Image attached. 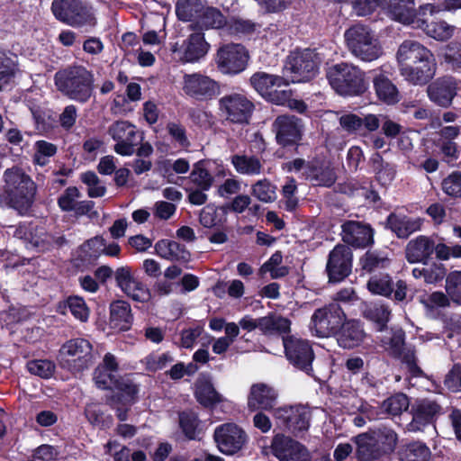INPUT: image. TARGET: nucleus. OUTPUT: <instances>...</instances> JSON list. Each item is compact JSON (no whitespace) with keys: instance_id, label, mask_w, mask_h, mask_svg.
Wrapping results in <instances>:
<instances>
[{"instance_id":"obj_38","label":"nucleus","mask_w":461,"mask_h":461,"mask_svg":"<svg viewBox=\"0 0 461 461\" xmlns=\"http://www.w3.org/2000/svg\"><path fill=\"white\" fill-rule=\"evenodd\" d=\"M375 181L382 186H387L395 178L396 166L393 163L384 161L382 154L375 151L369 158L368 162Z\"/></svg>"},{"instance_id":"obj_52","label":"nucleus","mask_w":461,"mask_h":461,"mask_svg":"<svg viewBox=\"0 0 461 461\" xmlns=\"http://www.w3.org/2000/svg\"><path fill=\"white\" fill-rule=\"evenodd\" d=\"M424 32L431 38L444 41L450 39L454 33L455 27L447 24L445 21H429L421 19Z\"/></svg>"},{"instance_id":"obj_21","label":"nucleus","mask_w":461,"mask_h":461,"mask_svg":"<svg viewBox=\"0 0 461 461\" xmlns=\"http://www.w3.org/2000/svg\"><path fill=\"white\" fill-rule=\"evenodd\" d=\"M115 285L128 297L135 302L147 303L151 299L149 289L142 282L137 280L129 266H122L114 270Z\"/></svg>"},{"instance_id":"obj_61","label":"nucleus","mask_w":461,"mask_h":461,"mask_svg":"<svg viewBox=\"0 0 461 461\" xmlns=\"http://www.w3.org/2000/svg\"><path fill=\"white\" fill-rule=\"evenodd\" d=\"M227 31L230 35L245 36L253 33L256 31V24L250 20L241 18H231L227 20Z\"/></svg>"},{"instance_id":"obj_41","label":"nucleus","mask_w":461,"mask_h":461,"mask_svg":"<svg viewBox=\"0 0 461 461\" xmlns=\"http://www.w3.org/2000/svg\"><path fill=\"white\" fill-rule=\"evenodd\" d=\"M228 206H216L213 203L205 205L200 212L199 222L204 228H220L226 222Z\"/></svg>"},{"instance_id":"obj_46","label":"nucleus","mask_w":461,"mask_h":461,"mask_svg":"<svg viewBox=\"0 0 461 461\" xmlns=\"http://www.w3.org/2000/svg\"><path fill=\"white\" fill-rule=\"evenodd\" d=\"M363 317L373 322L377 331L382 332L387 330L391 310L385 304H371L363 312Z\"/></svg>"},{"instance_id":"obj_14","label":"nucleus","mask_w":461,"mask_h":461,"mask_svg":"<svg viewBox=\"0 0 461 461\" xmlns=\"http://www.w3.org/2000/svg\"><path fill=\"white\" fill-rule=\"evenodd\" d=\"M321 60L318 54L310 49L295 50L287 57V65L293 74L292 81L307 82L316 77Z\"/></svg>"},{"instance_id":"obj_45","label":"nucleus","mask_w":461,"mask_h":461,"mask_svg":"<svg viewBox=\"0 0 461 461\" xmlns=\"http://www.w3.org/2000/svg\"><path fill=\"white\" fill-rule=\"evenodd\" d=\"M205 6V0H177L176 4V14L182 22H194L197 19Z\"/></svg>"},{"instance_id":"obj_9","label":"nucleus","mask_w":461,"mask_h":461,"mask_svg":"<svg viewBox=\"0 0 461 461\" xmlns=\"http://www.w3.org/2000/svg\"><path fill=\"white\" fill-rule=\"evenodd\" d=\"M272 131L275 132L276 141L280 147L294 149L297 152L304 131L302 119L294 115H278L272 123Z\"/></svg>"},{"instance_id":"obj_34","label":"nucleus","mask_w":461,"mask_h":461,"mask_svg":"<svg viewBox=\"0 0 461 461\" xmlns=\"http://www.w3.org/2000/svg\"><path fill=\"white\" fill-rule=\"evenodd\" d=\"M380 7L386 9L394 21L404 24L414 23L417 16L414 0H380Z\"/></svg>"},{"instance_id":"obj_8","label":"nucleus","mask_w":461,"mask_h":461,"mask_svg":"<svg viewBox=\"0 0 461 461\" xmlns=\"http://www.w3.org/2000/svg\"><path fill=\"white\" fill-rule=\"evenodd\" d=\"M276 426L295 437L308 430L311 412L303 405H285L274 410Z\"/></svg>"},{"instance_id":"obj_33","label":"nucleus","mask_w":461,"mask_h":461,"mask_svg":"<svg viewBox=\"0 0 461 461\" xmlns=\"http://www.w3.org/2000/svg\"><path fill=\"white\" fill-rule=\"evenodd\" d=\"M423 220L420 217L411 218L391 212L385 220V228L393 232L399 239H407L411 234L421 229Z\"/></svg>"},{"instance_id":"obj_54","label":"nucleus","mask_w":461,"mask_h":461,"mask_svg":"<svg viewBox=\"0 0 461 461\" xmlns=\"http://www.w3.org/2000/svg\"><path fill=\"white\" fill-rule=\"evenodd\" d=\"M179 428L188 440L197 439L200 420L194 411H182L179 413Z\"/></svg>"},{"instance_id":"obj_24","label":"nucleus","mask_w":461,"mask_h":461,"mask_svg":"<svg viewBox=\"0 0 461 461\" xmlns=\"http://www.w3.org/2000/svg\"><path fill=\"white\" fill-rule=\"evenodd\" d=\"M458 90V82L456 77L443 76L429 84L427 92L432 103L438 106L448 108L452 105Z\"/></svg>"},{"instance_id":"obj_19","label":"nucleus","mask_w":461,"mask_h":461,"mask_svg":"<svg viewBox=\"0 0 461 461\" xmlns=\"http://www.w3.org/2000/svg\"><path fill=\"white\" fill-rule=\"evenodd\" d=\"M219 450L224 455H234L240 451L248 440L246 432L235 423L218 426L213 433Z\"/></svg>"},{"instance_id":"obj_26","label":"nucleus","mask_w":461,"mask_h":461,"mask_svg":"<svg viewBox=\"0 0 461 461\" xmlns=\"http://www.w3.org/2000/svg\"><path fill=\"white\" fill-rule=\"evenodd\" d=\"M405 334L401 330L393 334L389 340V347L395 356H402V362L405 365L410 375L414 378L424 377L425 373L418 365L416 351L414 348L404 350Z\"/></svg>"},{"instance_id":"obj_50","label":"nucleus","mask_w":461,"mask_h":461,"mask_svg":"<svg viewBox=\"0 0 461 461\" xmlns=\"http://www.w3.org/2000/svg\"><path fill=\"white\" fill-rule=\"evenodd\" d=\"M231 163L235 170L242 175H259L262 170V164L256 156L236 154L231 156Z\"/></svg>"},{"instance_id":"obj_22","label":"nucleus","mask_w":461,"mask_h":461,"mask_svg":"<svg viewBox=\"0 0 461 461\" xmlns=\"http://www.w3.org/2000/svg\"><path fill=\"white\" fill-rule=\"evenodd\" d=\"M342 240L355 249L370 248L375 244V230L371 224L348 220L341 225Z\"/></svg>"},{"instance_id":"obj_44","label":"nucleus","mask_w":461,"mask_h":461,"mask_svg":"<svg viewBox=\"0 0 461 461\" xmlns=\"http://www.w3.org/2000/svg\"><path fill=\"white\" fill-rule=\"evenodd\" d=\"M227 24V18L216 7L204 6L194 28L200 30L221 29Z\"/></svg>"},{"instance_id":"obj_56","label":"nucleus","mask_w":461,"mask_h":461,"mask_svg":"<svg viewBox=\"0 0 461 461\" xmlns=\"http://www.w3.org/2000/svg\"><path fill=\"white\" fill-rule=\"evenodd\" d=\"M27 370L32 375L43 379L50 378L56 370V365L49 359H32L27 362Z\"/></svg>"},{"instance_id":"obj_23","label":"nucleus","mask_w":461,"mask_h":461,"mask_svg":"<svg viewBox=\"0 0 461 461\" xmlns=\"http://www.w3.org/2000/svg\"><path fill=\"white\" fill-rule=\"evenodd\" d=\"M14 236L23 240L27 248L34 249L38 252L50 251L54 244V236L32 221L21 222L14 230Z\"/></svg>"},{"instance_id":"obj_16","label":"nucleus","mask_w":461,"mask_h":461,"mask_svg":"<svg viewBox=\"0 0 461 461\" xmlns=\"http://www.w3.org/2000/svg\"><path fill=\"white\" fill-rule=\"evenodd\" d=\"M353 252L346 244H337L329 253L325 272L329 283L344 281L352 271Z\"/></svg>"},{"instance_id":"obj_35","label":"nucleus","mask_w":461,"mask_h":461,"mask_svg":"<svg viewBox=\"0 0 461 461\" xmlns=\"http://www.w3.org/2000/svg\"><path fill=\"white\" fill-rule=\"evenodd\" d=\"M109 323L111 328L120 331H128L133 323V314L131 304L123 300H115L111 303Z\"/></svg>"},{"instance_id":"obj_59","label":"nucleus","mask_w":461,"mask_h":461,"mask_svg":"<svg viewBox=\"0 0 461 461\" xmlns=\"http://www.w3.org/2000/svg\"><path fill=\"white\" fill-rule=\"evenodd\" d=\"M64 304L77 320L83 322L88 320L89 308L82 297L70 295L65 300Z\"/></svg>"},{"instance_id":"obj_1","label":"nucleus","mask_w":461,"mask_h":461,"mask_svg":"<svg viewBox=\"0 0 461 461\" xmlns=\"http://www.w3.org/2000/svg\"><path fill=\"white\" fill-rule=\"evenodd\" d=\"M396 58L401 75L412 85L425 86L436 74L434 54L419 41H403L398 48Z\"/></svg>"},{"instance_id":"obj_6","label":"nucleus","mask_w":461,"mask_h":461,"mask_svg":"<svg viewBox=\"0 0 461 461\" xmlns=\"http://www.w3.org/2000/svg\"><path fill=\"white\" fill-rule=\"evenodd\" d=\"M283 168L287 172L298 174V176L312 186L331 187L337 180L335 169L330 164L318 158L306 161L296 158L285 163Z\"/></svg>"},{"instance_id":"obj_49","label":"nucleus","mask_w":461,"mask_h":461,"mask_svg":"<svg viewBox=\"0 0 461 461\" xmlns=\"http://www.w3.org/2000/svg\"><path fill=\"white\" fill-rule=\"evenodd\" d=\"M441 51L443 61L447 68L461 74V38L448 41Z\"/></svg>"},{"instance_id":"obj_40","label":"nucleus","mask_w":461,"mask_h":461,"mask_svg":"<svg viewBox=\"0 0 461 461\" xmlns=\"http://www.w3.org/2000/svg\"><path fill=\"white\" fill-rule=\"evenodd\" d=\"M400 461H429L431 451L429 447L421 441H411L402 444L398 449Z\"/></svg>"},{"instance_id":"obj_51","label":"nucleus","mask_w":461,"mask_h":461,"mask_svg":"<svg viewBox=\"0 0 461 461\" xmlns=\"http://www.w3.org/2000/svg\"><path fill=\"white\" fill-rule=\"evenodd\" d=\"M209 160L201 159L194 164L190 174L191 181L202 190H209L214 181L208 169Z\"/></svg>"},{"instance_id":"obj_64","label":"nucleus","mask_w":461,"mask_h":461,"mask_svg":"<svg viewBox=\"0 0 461 461\" xmlns=\"http://www.w3.org/2000/svg\"><path fill=\"white\" fill-rule=\"evenodd\" d=\"M435 145L443 155L442 159L444 162L450 164L458 159L460 151L458 150L457 144L455 141L438 140Z\"/></svg>"},{"instance_id":"obj_20","label":"nucleus","mask_w":461,"mask_h":461,"mask_svg":"<svg viewBox=\"0 0 461 461\" xmlns=\"http://www.w3.org/2000/svg\"><path fill=\"white\" fill-rule=\"evenodd\" d=\"M366 288L372 294L391 298L395 302H403L408 292L404 280L399 279L394 284L389 274L373 275L367 281Z\"/></svg>"},{"instance_id":"obj_29","label":"nucleus","mask_w":461,"mask_h":461,"mask_svg":"<svg viewBox=\"0 0 461 461\" xmlns=\"http://www.w3.org/2000/svg\"><path fill=\"white\" fill-rule=\"evenodd\" d=\"M372 83L375 95L380 102L393 105L400 101V92L393 82L389 72L383 69L374 70Z\"/></svg>"},{"instance_id":"obj_12","label":"nucleus","mask_w":461,"mask_h":461,"mask_svg":"<svg viewBox=\"0 0 461 461\" xmlns=\"http://www.w3.org/2000/svg\"><path fill=\"white\" fill-rule=\"evenodd\" d=\"M60 354L68 357L67 367L74 373L88 369L94 360L93 346L83 338L68 340L61 346Z\"/></svg>"},{"instance_id":"obj_27","label":"nucleus","mask_w":461,"mask_h":461,"mask_svg":"<svg viewBox=\"0 0 461 461\" xmlns=\"http://www.w3.org/2000/svg\"><path fill=\"white\" fill-rule=\"evenodd\" d=\"M277 393L271 386L264 384H253L248 395V409L250 411H267L274 412L276 409Z\"/></svg>"},{"instance_id":"obj_17","label":"nucleus","mask_w":461,"mask_h":461,"mask_svg":"<svg viewBox=\"0 0 461 461\" xmlns=\"http://www.w3.org/2000/svg\"><path fill=\"white\" fill-rule=\"evenodd\" d=\"M239 325L249 332L258 329L265 336L284 335L290 332L291 321L285 317L268 313L267 316L253 319L250 315L242 317Z\"/></svg>"},{"instance_id":"obj_57","label":"nucleus","mask_w":461,"mask_h":461,"mask_svg":"<svg viewBox=\"0 0 461 461\" xmlns=\"http://www.w3.org/2000/svg\"><path fill=\"white\" fill-rule=\"evenodd\" d=\"M276 185L264 178L252 185L251 194L263 203H271L276 199Z\"/></svg>"},{"instance_id":"obj_31","label":"nucleus","mask_w":461,"mask_h":461,"mask_svg":"<svg viewBox=\"0 0 461 461\" xmlns=\"http://www.w3.org/2000/svg\"><path fill=\"white\" fill-rule=\"evenodd\" d=\"M333 336L340 348L352 349L362 344L366 333L360 321L346 320Z\"/></svg>"},{"instance_id":"obj_5","label":"nucleus","mask_w":461,"mask_h":461,"mask_svg":"<svg viewBox=\"0 0 461 461\" xmlns=\"http://www.w3.org/2000/svg\"><path fill=\"white\" fill-rule=\"evenodd\" d=\"M50 10L59 22L86 32L97 25L93 7L84 0H53Z\"/></svg>"},{"instance_id":"obj_48","label":"nucleus","mask_w":461,"mask_h":461,"mask_svg":"<svg viewBox=\"0 0 461 461\" xmlns=\"http://www.w3.org/2000/svg\"><path fill=\"white\" fill-rule=\"evenodd\" d=\"M355 442L357 445L355 456L358 461H378L384 458L379 448L365 433L357 435Z\"/></svg>"},{"instance_id":"obj_15","label":"nucleus","mask_w":461,"mask_h":461,"mask_svg":"<svg viewBox=\"0 0 461 461\" xmlns=\"http://www.w3.org/2000/svg\"><path fill=\"white\" fill-rule=\"evenodd\" d=\"M283 344L289 363L308 375H312L315 354L310 342L294 336H288L283 339Z\"/></svg>"},{"instance_id":"obj_4","label":"nucleus","mask_w":461,"mask_h":461,"mask_svg":"<svg viewBox=\"0 0 461 461\" xmlns=\"http://www.w3.org/2000/svg\"><path fill=\"white\" fill-rule=\"evenodd\" d=\"M4 177L5 192L12 206L20 214L27 213L34 203L37 191L36 184L29 175L19 167L6 169Z\"/></svg>"},{"instance_id":"obj_30","label":"nucleus","mask_w":461,"mask_h":461,"mask_svg":"<svg viewBox=\"0 0 461 461\" xmlns=\"http://www.w3.org/2000/svg\"><path fill=\"white\" fill-rule=\"evenodd\" d=\"M434 249V240L431 237L419 235L407 243L405 258L410 264L428 265L432 258Z\"/></svg>"},{"instance_id":"obj_7","label":"nucleus","mask_w":461,"mask_h":461,"mask_svg":"<svg viewBox=\"0 0 461 461\" xmlns=\"http://www.w3.org/2000/svg\"><path fill=\"white\" fill-rule=\"evenodd\" d=\"M345 40L351 53L363 61H373L382 54V48L369 27L356 24L345 32Z\"/></svg>"},{"instance_id":"obj_58","label":"nucleus","mask_w":461,"mask_h":461,"mask_svg":"<svg viewBox=\"0 0 461 461\" xmlns=\"http://www.w3.org/2000/svg\"><path fill=\"white\" fill-rule=\"evenodd\" d=\"M446 292L451 301L461 305V271H451L446 277Z\"/></svg>"},{"instance_id":"obj_2","label":"nucleus","mask_w":461,"mask_h":461,"mask_svg":"<svg viewBox=\"0 0 461 461\" xmlns=\"http://www.w3.org/2000/svg\"><path fill=\"white\" fill-rule=\"evenodd\" d=\"M58 90L68 98L86 104L94 91V74L82 65L68 66L54 76Z\"/></svg>"},{"instance_id":"obj_60","label":"nucleus","mask_w":461,"mask_h":461,"mask_svg":"<svg viewBox=\"0 0 461 461\" xmlns=\"http://www.w3.org/2000/svg\"><path fill=\"white\" fill-rule=\"evenodd\" d=\"M441 189L451 198H461V171H453L443 178Z\"/></svg>"},{"instance_id":"obj_63","label":"nucleus","mask_w":461,"mask_h":461,"mask_svg":"<svg viewBox=\"0 0 461 461\" xmlns=\"http://www.w3.org/2000/svg\"><path fill=\"white\" fill-rule=\"evenodd\" d=\"M85 413L88 421L95 426L105 427L113 421V417L111 415H105L96 404L87 406Z\"/></svg>"},{"instance_id":"obj_10","label":"nucleus","mask_w":461,"mask_h":461,"mask_svg":"<svg viewBox=\"0 0 461 461\" xmlns=\"http://www.w3.org/2000/svg\"><path fill=\"white\" fill-rule=\"evenodd\" d=\"M347 316L338 302H334L316 309L312 316V329H314L316 335L326 338L334 335Z\"/></svg>"},{"instance_id":"obj_11","label":"nucleus","mask_w":461,"mask_h":461,"mask_svg":"<svg viewBox=\"0 0 461 461\" xmlns=\"http://www.w3.org/2000/svg\"><path fill=\"white\" fill-rule=\"evenodd\" d=\"M249 59V50L240 43L221 45L216 53L215 61L219 70L226 75H238L243 72Z\"/></svg>"},{"instance_id":"obj_25","label":"nucleus","mask_w":461,"mask_h":461,"mask_svg":"<svg viewBox=\"0 0 461 461\" xmlns=\"http://www.w3.org/2000/svg\"><path fill=\"white\" fill-rule=\"evenodd\" d=\"M183 90L188 96L197 101H208L219 92V85L207 76L185 75Z\"/></svg>"},{"instance_id":"obj_36","label":"nucleus","mask_w":461,"mask_h":461,"mask_svg":"<svg viewBox=\"0 0 461 461\" xmlns=\"http://www.w3.org/2000/svg\"><path fill=\"white\" fill-rule=\"evenodd\" d=\"M392 259L381 249H368L360 258L358 266L362 274H373L390 267Z\"/></svg>"},{"instance_id":"obj_43","label":"nucleus","mask_w":461,"mask_h":461,"mask_svg":"<svg viewBox=\"0 0 461 461\" xmlns=\"http://www.w3.org/2000/svg\"><path fill=\"white\" fill-rule=\"evenodd\" d=\"M105 240L101 236H95L85 241L77 251L78 259L84 265L94 264L104 249Z\"/></svg>"},{"instance_id":"obj_13","label":"nucleus","mask_w":461,"mask_h":461,"mask_svg":"<svg viewBox=\"0 0 461 461\" xmlns=\"http://www.w3.org/2000/svg\"><path fill=\"white\" fill-rule=\"evenodd\" d=\"M254 109V104L241 94L225 95L219 100V110L230 123H249Z\"/></svg>"},{"instance_id":"obj_42","label":"nucleus","mask_w":461,"mask_h":461,"mask_svg":"<svg viewBox=\"0 0 461 461\" xmlns=\"http://www.w3.org/2000/svg\"><path fill=\"white\" fill-rule=\"evenodd\" d=\"M250 84L258 93L265 96L272 95L274 86H281L286 83L283 77L266 72H256L250 77Z\"/></svg>"},{"instance_id":"obj_47","label":"nucleus","mask_w":461,"mask_h":461,"mask_svg":"<svg viewBox=\"0 0 461 461\" xmlns=\"http://www.w3.org/2000/svg\"><path fill=\"white\" fill-rule=\"evenodd\" d=\"M208 48L209 44L205 41L203 32L192 33L188 38L184 58L187 62L198 61L207 53Z\"/></svg>"},{"instance_id":"obj_39","label":"nucleus","mask_w":461,"mask_h":461,"mask_svg":"<svg viewBox=\"0 0 461 461\" xmlns=\"http://www.w3.org/2000/svg\"><path fill=\"white\" fill-rule=\"evenodd\" d=\"M194 397L204 408L212 409L223 402V397L214 388L213 384L208 380H199L195 384Z\"/></svg>"},{"instance_id":"obj_62","label":"nucleus","mask_w":461,"mask_h":461,"mask_svg":"<svg viewBox=\"0 0 461 461\" xmlns=\"http://www.w3.org/2000/svg\"><path fill=\"white\" fill-rule=\"evenodd\" d=\"M79 197H81V193L78 188L69 186L58 198V205L62 212H70L75 209L77 199Z\"/></svg>"},{"instance_id":"obj_53","label":"nucleus","mask_w":461,"mask_h":461,"mask_svg":"<svg viewBox=\"0 0 461 461\" xmlns=\"http://www.w3.org/2000/svg\"><path fill=\"white\" fill-rule=\"evenodd\" d=\"M108 134L113 140H124L128 139H136L140 137V141L143 137L136 130V126L128 121L118 120L113 122L108 128Z\"/></svg>"},{"instance_id":"obj_3","label":"nucleus","mask_w":461,"mask_h":461,"mask_svg":"<svg viewBox=\"0 0 461 461\" xmlns=\"http://www.w3.org/2000/svg\"><path fill=\"white\" fill-rule=\"evenodd\" d=\"M326 77L331 88L341 96H358L368 88L365 72L347 62L328 67Z\"/></svg>"},{"instance_id":"obj_18","label":"nucleus","mask_w":461,"mask_h":461,"mask_svg":"<svg viewBox=\"0 0 461 461\" xmlns=\"http://www.w3.org/2000/svg\"><path fill=\"white\" fill-rule=\"evenodd\" d=\"M270 447L279 461H312V455L303 444L282 433L273 437Z\"/></svg>"},{"instance_id":"obj_28","label":"nucleus","mask_w":461,"mask_h":461,"mask_svg":"<svg viewBox=\"0 0 461 461\" xmlns=\"http://www.w3.org/2000/svg\"><path fill=\"white\" fill-rule=\"evenodd\" d=\"M441 406L429 399L416 401L411 405V413L412 420L411 426L413 429L420 430L423 427L433 424L441 413Z\"/></svg>"},{"instance_id":"obj_55","label":"nucleus","mask_w":461,"mask_h":461,"mask_svg":"<svg viewBox=\"0 0 461 461\" xmlns=\"http://www.w3.org/2000/svg\"><path fill=\"white\" fill-rule=\"evenodd\" d=\"M410 405L408 396L403 393H397L387 399L382 403V409L385 413L392 416H398L406 411Z\"/></svg>"},{"instance_id":"obj_32","label":"nucleus","mask_w":461,"mask_h":461,"mask_svg":"<svg viewBox=\"0 0 461 461\" xmlns=\"http://www.w3.org/2000/svg\"><path fill=\"white\" fill-rule=\"evenodd\" d=\"M365 434L374 442L383 457L394 452L398 443V435L392 429L384 425L369 429Z\"/></svg>"},{"instance_id":"obj_37","label":"nucleus","mask_w":461,"mask_h":461,"mask_svg":"<svg viewBox=\"0 0 461 461\" xmlns=\"http://www.w3.org/2000/svg\"><path fill=\"white\" fill-rule=\"evenodd\" d=\"M113 393L110 397V404L131 405L138 398L139 386L128 378L114 380Z\"/></svg>"}]
</instances>
